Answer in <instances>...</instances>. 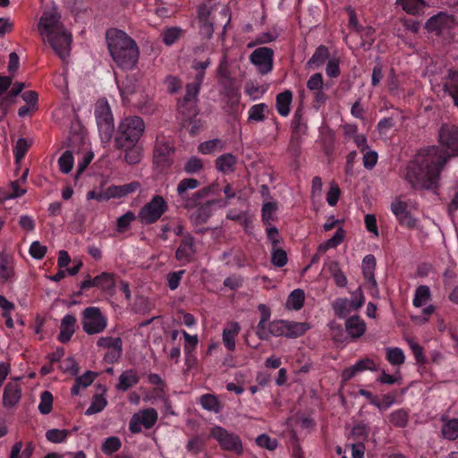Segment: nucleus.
<instances>
[{"mask_svg":"<svg viewBox=\"0 0 458 458\" xmlns=\"http://www.w3.org/2000/svg\"><path fill=\"white\" fill-rule=\"evenodd\" d=\"M440 146L422 148L406 168V181L413 189L438 188L440 173L447 160L458 156V125L444 123L438 130Z\"/></svg>","mask_w":458,"mask_h":458,"instance_id":"1","label":"nucleus"},{"mask_svg":"<svg viewBox=\"0 0 458 458\" xmlns=\"http://www.w3.org/2000/svg\"><path fill=\"white\" fill-rule=\"evenodd\" d=\"M39 33L46 37L54 51L61 59L69 55L72 34L60 21V15L55 10L44 11L38 22Z\"/></svg>","mask_w":458,"mask_h":458,"instance_id":"2","label":"nucleus"},{"mask_svg":"<svg viewBox=\"0 0 458 458\" xmlns=\"http://www.w3.org/2000/svg\"><path fill=\"white\" fill-rule=\"evenodd\" d=\"M108 51L115 64L124 70L135 67L139 59L136 42L124 31L110 29L106 33Z\"/></svg>","mask_w":458,"mask_h":458,"instance_id":"3","label":"nucleus"},{"mask_svg":"<svg viewBox=\"0 0 458 458\" xmlns=\"http://www.w3.org/2000/svg\"><path fill=\"white\" fill-rule=\"evenodd\" d=\"M210 64L209 58L204 61L196 59L192 61L191 68L195 72V74L191 77L192 81L188 82L185 86L186 93L184 97L178 100L180 109H183L187 106L191 107L196 105L201 85L205 79L206 70L209 67Z\"/></svg>","mask_w":458,"mask_h":458,"instance_id":"4","label":"nucleus"},{"mask_svg":"<svg viewBox=\"0 0 458 458\" xmlns=\"http://www.w3.org/2000/svg\"><path fill=\"white\" fill-rule=\"evenodd\" d=\"M145 131V123L140 116H128L123 119L114 134V147L139 142Z\"/></svg>","mask_w":458,"mask_h":458,"instance_id":"5","label":"nucleus"},{"mask_svg":"<svg viewBox=\"0 0 458 458\" xmlns=\"http://www.w3.org/2000/svg\"><path fill=\"white\" fill-rule=\"evenodd\" d=\"M456 22L454 15L445 12H439L428 19L424 29L428 33L433 34L444 42H451L454 38V30Z\"/></svg>","mask_w":458,"mask_h":458,"instance_id":"6","label":"nucleus"},{"mask_svg":"<svg viewBox=\"0 0 458 458\" xmlns=\"http://www.w3.org/2000/svg\"><path fill=\"white\" fill-rule=\"evenodd\" d=\"M94 114L101 142L109 143L114 133V123L110 106L106 99L97 103Z\"/></svg>","mask_w":458,"mask_h":458,"instance_id":"7","label":"nucleus"},{"mask_svg":"<svg viewBox=\"0 0 458 458\" xmlns=\"http://www.w3.org/2000/svg\"><path fill=\"white\" fill-rule=\"evenodd\" d=\"M168 210L167 201L161 195H155L144 204L138 213V219L142 225H153Z\"/></svg>","mask_w":458,"mask_h":458,"instance_id":"8","label":"nucleus"},{"mask_svg":"<svg viewBox=\"0 0 458 458\" xmlns=\"http://www.w3.org/2000/svg\"><path fill=\"white\" fill-rule=\"evenodd\" d=\"M81 317L82 329L89 335L102 333L107 326V318L98 307L90 306L84 309Z\"/></svg>","mask_w":458,"mask_h":458,"instance_id":"9","label":"nucleus"},{"mask_svg":"<svg viewBox=\"0 0 458 458\" xmlns=\"http://www.w3.org/2000/svg\"><path fill=\"white\" fill-rule=\"evenodd\" d=\"M210 436L218 442L223 450L237 454H242L243 447L238 435L229 432L221 426H214L210 429Z\"/></svg>","mask_w":458,"mask_h":458,"instance_id":"10","label":"nucleus"},{"mask_svg":"<svg viewBox=\"0 0 458 458\" xmlns=\"http://www.w3.org/2000/svg\"><path fill=\"white\" fill-rule=\"evenodd\" d=\"M174 148L164 138L157 137L154 148V164L161 172L168 169L173 164Z\"/></svg>","mask_w":458,"mask_h":458,"instance_id":"11","label":"nucleus"},{"mask_svg":"<svg viewBox=\"0 0 458 458\" xmlns=\"http://www.w3.org/2000/svg\"><path fill=\"white\" fill-rule=\"evenodd\" d=\"M158 414L154 408H147L132 415L129 421V429L132 434L141 432V426L151 428L157 421Z\"/></svg>","mask_w":458,"mask_h":458,"instance_id":"12","label":"nucleus"},{"mask_svg":"<svg viewBox=\"0 0 458 458\" xmlns=\"http://www.w3.org/2000/svg\"><path fill=\"white\" fill-rule=\"evenodd\" d=\"M250 60L261 74H267L274 67V51L267 47H258L251 53Z\"/></svg>","mask_w":458,"mask_h":458,"instance_id":"13","label":"nucleus"},{"mask_svg":"<svg viewBox=\"0 0 458 458\" xmlns=\"http://www.w3.org/2000/svg\"><path fill=\"white\" fill-rule=\"evenodd\" d=\"M196 251L194 237L187 233L182 235L174 257L182 265H186L193 260Z\"/></svg>","mask_w":458,"mask_h":458,"instance_id":"14","label":"nucleus"},{"mask_svg":"<svg viewBox=\"0 0 458 458\" xmlns=\"http://www.w3.org/2000/svg\"><path fill=\"white\" fill-rule=\"evenodd\" d=\"M391 211L395 216L400 225L409 229H413L416 227V220L411 216L410 211L408 210L406 202L399 199H394L391 203Z\"/></svg>","mask_w":458,"mask_h":458,"instance_id":"15","label":"nucleus"},{"mask_svg":"<svg viewBox=\"0 0 458 458\" xmlns=\"http://www.w3.org/2000/svg\"><path fill=\"white\" fill-rule=\"evenodd\" d=\"M222 93L226 99V104L229 107V112L233 114L237 111L240 103L241 94L239 89L232 78L224 80L221 83Z\"/></svg>","mask_w":458,"mask_h":458,"instance_id":"16","label":"nucleus"},{"mask_svg":"<svg viewBox=\"0 0 458 458\" xmlns=\"http://www.w3.org/2000/svg\"><path fill=\"white\" fill-rule=\"evenodd\" d=\"M76 318L72 314H66L61 320L60 332L57 339L62 344H67L72 337L76 327Z\"/></svg>","mask_w":458,"mask_h":458,"instance_id":"17","label":"nucleus"},{"mask_svg":"<svg viewBox=\"0 0 458 458\" xmlns=\"http://www.w3.org/2000/svg\"><path fill=\"white\" fill-rule=\"evenodd\" d=\"M345 330L352 340L361 337L366 332L365 321L357 315L352 316L345 320Z\"/></svg>","mask_w":458,"mask_h":458,"instance_id":"18","label":"nucleus"},{"mask_svg":"<svg viewBox=\"0 0 458 458\" xmlns=\"http://www.w3.org/2000/svg\"><path fill=\"white\" fill-rule=\"evenodd\" d=\"M220 203V199H211L206 201L200 206H198L197 209L192 213L191 216V220L198 225H203L207 223L213 213V207L215 205H219Z\"/></svg>","mask_w":458,"mask_h":458,"instance_id":"19","label":"nucleus"},{"mask_svg":"<svg viewBox=\"0 0 458 458\" xmlns=\"http://www.w3.org/2000/svg\"><path fill=\"white\" fill-rule=\"evenodd\" d=\"M140 376L136 369H129L121 373L115 388L119 392H126L140 382Z\"/></svg>","mask_w":458,"mask_h":458,"instance_id":"20","label":"nucleus"},{"mask_svg":"<svg viewBox=\"0 0 458 458\" xmlns=\"http://www.w3.org/2000/svg\"><path fill=\"white\" fill-rule=\"evenodd\" d=\"M241 331V327L238 322L231 321L228 322L226 327L223 330L222 340L225 348L233 352L236 347L235 339Z\"/></svg>","mask_w":458,"mask_h":458,"instance_id":"21","label":"nucleus"},{"mask_svg":"<svg viewBox=\"0 0 458 458\" xmlns=\"http://www.w3.org/2000/svg\"><path fill=\"white\" fill-rule=\"evenodd\" d=\"M95 285L104 293L113 295L114 293L116 279L115 275L110 272H102L94 277Z\"/></svg>","mask_w":458,"mask_h":458,"instance_id":"22","label":"nucleus"},{"mask_svg":"<svg viewBox=\"0 0 458 458\" xmlns=\"http://www.w3.org/2000/svg\"><path fill=\"white\" fill-rule=\"evenodd\" d=\"M293 98V95L290 89H285L276 95V109L282 117H287L290 114Z\"/></svg>","mask_w":458,"mask_h":458,"instance_id":"23","label":"nucleus"},{"mask_svg":"<svg viewBox=\"0 0 458 458\" xmlns=\"http://www.w3.org/2000/svg\"><path fill=\"white\" fill-rule=\"evenodd\" d=\"M115 148L124 152L123 159L130 165L139 164L141 160L142 148L139 142L126 144L124 147H115Z\"/></svg>","mask_w":458,"mask_h":458,"instance_id":"24","label":"nucleus"},{"mask_svg":"<svg viewBox=\"0 0 458 458\" xmlns=\"http://www.w3.org/2000/svg\"><path fill=\"white\" fill-rule=\"evenodd\" d=\"M395 4L406 13L413 16L422 15L428 5L425 0H396Z\"/></svg>","mask_w":458,"mask_h":458,"instance_id":"25","label":"nucleus"},{"mask_svg":"<svg viewBox=\"0 0 458 458\" xmlns=\"http://www.w3.org/2000/svg\"><path fill=\"white\" fill-rule=\"evenodd\" d=\"M376 258L372 254L366 255L362 259V275L365 281L370 284L371 287L377 288V284L375 278L374 271L376 268Z\"/></svg>","mask_w":458,"mask_h":458,"instance_id":"26","label":"nucleus"},{"mask_svg":"<svg viewBox=\"0 0 458 458\" xmlns=\"http://www.w3.org/2000/svg\"><path fill=\"white\" fill-rule=\"evenodd\" d=\"M443 422L441 428L442 437L449 441H454L458 438V419H448L447 416H441Z\"/></svg>","mask_w":458,"mask_h":458,"instance_id":"27","label":"nucleus"},{"mask_svg":"<svg viewBox=\"0 0 458 458\" xmlns=\"http://www.w3.org/2000/svg\"><path fill=\"white\" fill-rule=\"evenodd\" d=\"M21 389L19 385L8 383L4 389L3 403L5 407L14 406L21 399Z\"/></svg>","mask_w":458,"mask_h":458,"instance_id":"28","label":"nucleus"},{"mask_svg":"<svg viewBox=\"0 0 458 458\" xmlns=\"http://www.w3.org/2000/svg\"><path fill=\"white\" fill-rule=\"evenodd\" d=\"M140 188V183L137 181H133L123 185H112L108 187V193L109 197L120 199L137 191Z\"/></svg>","mask_w":458,"mask_h":458,"instance_id":"29","label":"nucleus"},{"mask_svg":"<svg viewBox=\"0 0 458 458\" xmlns=\"http://www.w3.org/2000/svg\"><path fill=\"white\" fill-rule=\"evenodd\" d=\"M444 91L452 98L454 105L458 107V71H448L447 81L444 84Z\"/></svg>","mask_w":458,"mask_h":458,"instance_id":"30","label":"nucleus"},{"mask_svg":"<svg viewBox=\"0 0 458 458\" xmlns=\"http://www.w3.org/2000/svg\"><path fill=\"white\" fill-rule=\"evenodd\" d=\"M215 185H210L208 187L201 188L192 194V196H189L188 199L183 200L184 208L187 209H192L200 206L202 200L207 198L209 193L214 190Z\"/></svg>","mask_w":458,"mask_h":458,"instance_id":"31","label":"nucleus"},{"mask_svg":"<svg viewBox=\"0 0 458 458\" xmlns=\"http://www.w3.org/2000/svg\"><path fill=\"white\" fill-rule=\"evenodd\" d=\"M310 328V325L306 322L285 320V337L291 339L298 338L303 335Z\"/></svg>","mask_w":458,"mask_h":458,"instance_id":"32","label":"nucleus"},{"mask_svg":"<svg viewBox=\"0 0 458 458\" xmlns=\"http://www.w3.org/2000/svg\"><path fill=\"white\" fill-rule=\"evenodd\" d=\"M329 49L325 45H319L312 56L309 59L307 64L310 68L316 69L321 67L327 60H329Z\"/></svg>","mask_w":458,"mask_h":458,"instance_id":"33","label":"nucleus"},{"mask_svg":"<svg viewBox=\"0 0 458 458\" xmlns=\"http://www.w3.org/2000/svg\"><path fill=\"white\" fill-rule=\"evenodd\" d=\"M236 163V157L231 153H226L216 159V167L223 174L233 173L235 170Z\"/></svg>","mask_w":458,"mask_h":458,"instance_id":"34","label":"nucleus"},{"mask_svg":"<svg viewBox=\"0 0 458 458\" xmlns=\"http://www.w3.org/2000/svg\"><path fill=\"white\" fill-rule=\"evenodd\" d=\"M305 301V293L301 289L293 290L288 296L285 308L290 310H300Z\"/></svg>","mask_w":458,"mask_h":458,"instance_id":"35","label":"nucleus"},{"mask_svg":"<svg viewBox=\"0 0 458 458\" xmlns=\"http://www.w3.org/2000/svg\"><path fill=\"white\" fill-rule=\"evenodd\" d=\"M199 403L204 410L219 413L223 410V405L217 396L212 394H202L199 398Z\"/></svg>","mask_w":458,"mask_h":458,"instance_id":"36","label":"nucleus"},{"mask_svg":"<svg viewBox=\"0 0 458 458\" xmlns=\"http://www.w3.org/2000/svg\"><path fill=\"white\" fill-rule=\"evenodd\" d=\"M199 185V181L195 178H184L177 184L176 191L180 199L183 201L190 196L188 191L197 189Z\"/></svg>","mask_w":458,"mask_h":458,"instance_id":"37","label":"nucleus"},{"mask_svg":"<svg viewBox=\"0 0 458 458\" xmlns=\"http://www.w3.org/2000/svg\"><path fill=\"white\" fill-rule=\"evenodd\" d=\"M431 297L430 289L427 285H420L416 288L412 304L416 308L425 305Z\"/></svg>","mask_w":458,"mask_h":458,"instance_id":"38","label":"nucleus"},{"mask_svg":"<svg viewBox=\"0 0 458 458\" xmlns=\"http://www.w3.org/2000/svg\"><path fill=\"white\" fill-rule=\"evenodd\" d=\"M370 428L367 424L359 422L355 424L350 433V437L356 441V443L366 441L369 436Z\"/></svg>","mask_w":458,"mask_h":458,"instance_id":"39","label":"nucleus"},{"mask_svg":"<svg viewBox=\"0 0 458 458\" xmlns=\"http://www.w3.org/2000/svg\"><path fill=\"white\" fill-rule=\"evenodd\" d=\"M408 420L409 413L404 409H397L389 414V421L395 428H405Z\"/></svg>","mask_w":458,"mask_h":458,"instance_id":"40","label":"nucleus"},{"mask_svg":"<svg viewBox=\"0 0 458 458\" xmlns=\"http://www.w3.org/2000/svg\"><path fill=\"white\" fill-rule=\"evenodd\" d=\"M396 403V391L386 393L377 397L374 404L380 411H386Z\"/></svg>","mask_w":458,"mask_h":458,"instance_id":"41","label":"nucleus"},{"mask_svg":"<svg viewBox=\"0 0 458 458\" xmlns=\"http://www.w3.org/2000/svg\"><path fill=\"white\" fill-rule=\"evenodd\" d=\"M265 112H268V106L265 103L253 105L248 111V120L263 122L266 119Z\"/></svg>","mask_w":458,"mask_h":458,"instance_id":"42","label":"nucleus"},{"mask_svg":"<svg viewBox=\"0 0 458 458\" xmlns=\"http://www.w3.org/2000/svg\"><path fill=\"white\" fill-rule=\"evenodd\" d=\"M277 209V205L275 202H266L261 208V220L264 225L270 226L271 222L276 219L275 213Z\"/></svg>","mask_w":458,"mask_h":458,"instance_id":"43","label":"nucleus"},{"mask_svg":"<svg viewBox=\"0 0 458 458\" xmlns=\"http://www.w3.org/2000/svg\"><path fill=\"white\" fill-rule=\"evenodd\" d=\"M122 447V441L118 437H108L105 439L101 445V451L106 455H112L114 453L120 450Z\"/></svg>","mask_w":458,"mask_h":458,"instance_id":"44","label":"nucleus"},{"mask_svg":"<svg viewBox=\"0 0 458 458\" xmlns=\"http://www.w3.org/2000/svg\"><path fill=\"white\" fill-rule=\"evenodd\" d=\"M138 219V216L134 212L129 210L124 215L118 217L116 222V231L120 233H125L129 230L131 224Z\"/></svg>","mask_w":458,"mask_h":458,"instance_id":"45","label":"nucleus"},{"mask_svg":"<svg viewBox=\"0 0 458 458\" xmlns=\"http://www.w3.org/2000/svg\"><path fill=\"white\" fill-rule=\"evenodd\" d=\"M334 310L339 318H345L353 310L352 305L346 298H339L333 304Z\"/></svg>","mask_w":458,"mask_h":458,"instance_id":"46","label":"nucleus"},{"mask_svg":"<svg viewBox=\"0 0 458 458\" xmlns=\"http://www.w3.org/2000/svg\"><path fill=\"white\" fill-rule=\"evenodd\" d=\"M123 355V343H118L113 346V348L108 349L104 355V361L107 364H114L117 363Z\"/></svg>","mask_w":458,"mask_h":458,"instance_id":"47","label":"nucleus"},{"mask_svg":"<svg viewBox=\"0 0 458 458\" xmlns=\"http://www.w3.org/2000/svg\"><path fill=\"white\" fill-rule=\"evenodd\" d=\"M23 88L22 82H15L8 94L0 100V108L5 110L13 103V98L21 93Z\"/></svg>","mask_w":458,"mask_h":458,"instance_id":"48","label":"nucleus"},{"mask_svg":"<svg viewBox=\"0 0 458 458\" xmlns=\"http://www.w3.org/2000/svg\"><path fill=\"white\" fill-rule=\"evenodd\" d=\"M222 148L223 143L219 139H214L201 142L198 147V150L204 155L212 154L216 150H221Z\"/></svg>","mask_w":458,"mask_h":458,"instance_id":"49","label":"nucleus"},{"mask_svg":"<svg viewBox=\"0 0 458 458\" xmlns=\"http://www.w3.org/2000/svg\"><path fill=\"white\" fill-rule=\"evenodd\" d=\"M386 360L392 365L400 366L404 362V352L402 349L398 347L387 348Z\"/></svg>","mask_w":458,"mask_h":458,"instance_id":"50","label":"nucleus"},{"mask_svg":"<svg viewBox=\"0 0 458 458\" xmlns=\"http://www.w3.org/2000/svg\"><path fill=\"white\" fill-rule=\"evenodd\" d=\"M344 231L343 228H338L337 231L335 233V234L327 240L326 244H321L318 247V250L320 252L326 251L328 248H336L338 245H340L344 238Z\"/></svg>","mask_w":458,"mask_h":458,"instance_id":"51","label":"nucleus"},{"mask_svg":"<svg viewBox=\"0 0 458 458\" xmlns=\"http://www.w3.org/2000/svg\"><path fill=\"white\" fill-rule=\"evenodd\" d=\"M271 262L276 267H284L288 262L286 251L277 246L273 247L271 251Z\"/></svg>","mask_w":458,"mask_h":458,"instance_id":"52","label":"nucleus"},{"mask_svg":"<svg viewBox=\"0 0 458 458\" xmlns=\"http://www.w3.org/2000/svg\"><path fill=\"white\" fill-rule=\"evenodd\" d=\"M107 405L106 399L101 394H95L89 407L86 411L87 415L102 411Z\"/></svg>","mask_w":458,"mask_h":458,"instance_id":"53","label":"nucleus"},{"mask_svg":"<svg viewBox=\"0 0 458 458\" xmlns=\"http://www.w3.org/2000/svg\"><path fill=\"white\" fill-rule=\"evenodd\" d=\"M329 271L334 278L335 284L338 287H344L347 284V277L344 273L339 267L337 262H333L329 267Z\"/></svg>","mask_w":458,"mask_h":458,"instance_id":"54","label":"nucleus"},{"mask_svg":"<svg viewBox=\"0 0 458 458\" xmlns=\"http://www.w3.org/2000/svg\"><path fill=\"white\" fill-rule=\"evenodd\" d=\"M182 30L179 27H170L163 32V42L166 46L174 45L182 36Z\"/></svg>","mask_w":458,"mask_h":458,"instance_id":"55","label":"nucleus"},{"mask_svg":"<svg viewBox=\"0 0 458 458\" xmlns=\"http://www.w3.org/2000/svg\"><path fill=\"white\" fill-rule=\"evenodd\" d=\"M59 169L64 174H69L73 167V156L72 151H64L58 159Z\"/></svg>","mask_w":458,"mask_h":458,"instance_id":"56","label":"nucleus"},{"mask_svg":"<svg viewBox=\"0 0 458 458\" xmlns=\"http://www.w3.org/2000/svg\"><path fill=\"white\" fill-rule=\"evenodd\" d=\"M70 435L67 429L52 428L46 432V438L52 443H63Z\"/></svg>","mask_w":458,"mask_h":458,"instance_id":"57","label":"nucleus"},{"mask_svg":"<svg viewBox=\"0 0 458 458\" xmlns=\"http://www.w3.org/2000/svg\"><path fill=\"white\" fill-rule=\"evenodd\" d=\"M53 408V394L49 391L42 392L38 411L41 414L47 415L51 412Z\"/></svg>","mask_w":458,"mask_h":458,"instance_id":"58","label":"nucleus"},{"mask_svg":"<svg viewBox=\"0 0 458 458\" xmlns=\"http://www.w3.org/2000/svg\"><path fill=\"white\" fill-rule=\"evenodd\" d=\"M203 167V162L199 157H191L184 164L183 171L188 174H195L199 173Z\"/></svg>","mask_w":458,"mask_h":458,"instance_id":"59","label":"nucleus"},{"mask_svg":"<svg viewBox=\"0 0 458 458\" xmlns=\"http://www.w3.org/2000/svg\"><path fill=\"white\" fill-rule=\"evenodd\" d=\"M30 143L26 139L20 138L13 147V155L17 163L21 162L29 150Z\"/></svg>","mask_w":458,"mask_h":458,"instance_id":"60","label":"nucleus"},{"mask_svg":"<svg viewBox=\"0 0 458 458\" xmlns=\"http://www.w3.org/2000/svg\"><path fill=\"white\" fill-rule=\"evenodd\" d=\"M185 272L186 271L184 269H182L178 271L170 272L167 274V286L170 290L174 291L179 287L182 278L184 276Z\"/></svg>","mask_w":458,"mask_h":458,"instance_id":"61","label":"nucleus"},{"mask_svg":"<svg viewBox=\"0 0 458 458\" xmlns=\"http://www.w3.org/2000/svg\"><path fill=\"white\" fill-rule=\"evenodd\" d=\"M256 444L262 447L266 448L269 451H274L276 449L278 445V442L276 438L270 437L267 434H261L256 438Z\"/></svg>","mask_w":458,"mask_h":458,"instance_id":"62","label":"nucleus"},{"mask_svg":"<svg viewBox=\"0 0 458 458\" xmlns=\"http://www.w3.org/2000/svg\"><path fill=\"white\" fill-rule=\"evenodd\" d=\"M285 320L278 319L269 322V338L271 336H285Z\"/></svg>","mask_w":458,"mask_h":458,"instance_id":"63","label":"nucleus"},{"mask_svg":"<svg viewBox=\"0 0 458 458\" xmlns=\"http://www.w3.org/2000/svg\"><path fill=\"white\" fill-rule=\"evenodd\" d=\"M307 88L311 92L324 89L323 75L320 72L312 74L307 81Z\"/></svg>","mask_w":458,"mask_h":458,"instance_id":"64","label":"nucleus"}]
</instances>
